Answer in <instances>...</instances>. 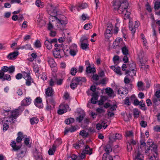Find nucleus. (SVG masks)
Returning <instances> with one entry per match:
<instances>
[{"mask_svg": "<svg viewBox=\"0 0 160 160\" xmlns=\"http://www.w3.org/2000/svg\"><path fill=\"white\" fill-rule=\"evenodd\" d=\"M86 82V79L85 77H74L70 83V87L71 88L74 90L78 85L82 84V82Z\"/></svg>", "mask_w": 160, "mask_h": 160, "instance_id": "f257e3e1", "label": "nucleus"}, {"mask_svg": "<svg viewBox=\"0 0 160 160\" xmlns=\"http://www.w3.org/2000/svg\"><path fill=\"white\" fill-rule=\"evenodd\" d=\"M112 3L113 6L116 7L114 8V9L118 10L120 8L122 4H125V7H123L125 10L127 9L129 5L128 2L127 0H113Z\"/></svg>", "mask_w": 160, "mask_h": 160, "instance_id": "f03ea898", "label": "nucleus"}, {"mask_svg": "<svg viewBox=\"0 0 160 160\" xmlns=\"http://www.w3.org/2000/svg\"><path fill=\"white\" fill-rule=\"evenodd\" d=\"M128 66L129 69H127L125 72V74L127 75V76H131V77H133V75H130V73L131 71L134 76L136 75V73L137 71V69L136 68V64L135 62H132L128 64Z\"/></svg>", "mask_w": 160, "mask_h": 160, "instance_id": "7ed1b4c3", "label": "nucleus"}, {"mask_svg": "<svg viewBox=\"0 0 160 160\" xmlns=\"http://www.w3.org/2000/svg\"><path fill=\"white\" fill-rule=\"evenodd\" d=\"M63 53H62V50H60V48H54L52 50L53 55L56 58H60L63 57H68L69 55L68 53L65 52L64 50H63Z\"/></svg>", "mask_w": 160, "mask_h": 160, "instance_id": "20e7f679", "label": "nucleus"}, {"mask_svg": "<svg viewBox=\"0 0 160 160\" xmlns=\"http://www.w3.org/2000/svg\"><path fill=\"white\" fill-rule=\"evenodd\" d=\"M55 18L56 20H58L57 25V26L58 28L61 30L62 28L61 26H59L61 25L62 26H65L68 23V21L66 20L67 18L64 15H62L61 18H58L57 16H55Z\"/></svg>", "mask_w": 160, "mask_h": 160, "instance_id": "39448f33", "label": "nucleus"}, {"mask_svg": "<svg viewBox=\"0 0 160 160\" xmlns=\"http://www.w3.org/2000/svg\"><path fill=\"white\" fill-rule=\"evenodd\" d=\"M138 57L139 60V67L141 69H142L147 63L148 59L146 58H144L143 52H141L139 53L138 54Z\"/></svg>", "mask_w": 160, "mask_h": 160, "instance_id": "423d86ee", "label": "nucleus"}, {"mask_svg": "<svg viewBox=\"0 0 160 160\" xmlns=\"http://www.w3.org/2000/svg\"><path fill=\"white\" fill-rule=\"evenodd\" d=\"M73 147L76 149L80 148L81 147H83V148L80 150H88L89 149V150H92V148H91L88 145L85 146L82 141H79L76 143L73 144Z\"/></svg>", "mask_w": 160, "mask_h": 160, "instance_id": "0eeeda50", "label": "nucleus"}, {"mask_svg": "<svg viewBox=\"0 0 160 160\" xmlns=\"http://www.w3.org/2000/svg\"><path fill=\"white\" fill-rule=\"evenodd\" d=\"M88 38L86 37H82L81 39V44L80 47L83 50L88 49L89 48V45L88 43H84V42H87Z\"/></svg>", "mask_w": 160, "mask_h": 160, "instance_id": "6e6552de", "label": "nucleus"}, {"mask_svg": "<svg viewBox=\"0 0 160 160\" xmlns=\"http://www.w3.org/2000/svg\"><path fill=\"white\" fill-rule=\"evenodd\" d=\"M34 102L36 106L39 108H43L42 100V98L40 97H37L35 99Z\"/></svg>", "mask_w": 160, "mask_h": 160, "instance_id": "1a4fd4ad", "label": "nucleus"}, {"mask_svg": "<svg viewBox=\"0 0 160 160\" xmlns=\"http://www.w3.org/2000/svg\"><path fill=\"white\" fill-rule=\"evenodd\" d=\"M106 152L104 153L103 155L102 160H113V158L110 155V151H105ZM112 151H110L111 152Z\"/></svg>", "mask_w": 160, "mask_h": 160, "instance_id": "9d476101", "label": "nucleus"}, {"mask_svg": "<svg viewBox=\"0 0 160 160\" xmlns=\"http://www.w3.org/2000/svg\"><path fill=\"white\" fill-rule=\"evenodd\" d=\"M134 155L135 157L134 160H143L144 157L143 154L140 152V151H135Z\"/></svg>", "mask_w": 160, "mask_h": 160, "instance_id": "9b49d317", "label": "nucleus"}, {"mask_svg": "<svg viewBox=\"0 0 160 160\" xmlns=\"http://www.w3.org/2000/svg\"><path fill=\"white\" fill-rule=\"evenodd\" d=\"M32 99L30 97L26 98L21 102V105L23 106H27L31 103Z\"/></svg>", "mask_w": 160, "mask_h": 160, "instance_id": "f8f14e48", "label": "nucleus"}, {"mask_svg": "<svg viewBox=\"0 0 160 160\" xmlns=\"http://www.w3.org/2000/svg\"><path fill=\"white\" fill-rule=\"evenodd\" d=\"M98 92H94L92 95V98L91 99V103L93 104H96L98 97Z\"/></svg>", "mask_w": 160, "mask_h": 160, "instance_id": "ddd939ff", "label": "nucleus"}, {"mask_svg": "<svg viewBox=\"0 0 160 160\" xmlns=\"http://www.w3.org/2000/svg\"><path fill=\"white\" fill-rule=\"evenodd\" d=\"M46 97H52L54 94V92L51 87L48 88L45 91Z\"/></svg>", "mask_w": 160, "mask_h": 160, "instance_id": "4468645a", "label": "nucleus"}, {"mask_svg": "<svg viewBox=\"0 0 160 160\" xmlns=\"http://www.w3.org/2000/svg\"><path fill=\"white\" fill-rule=\"evenodd\" d=\"M21 107L20 106L18 107V109L16 110L13 111L12 112V114L9 117L10 118H12V121L13 120V119H16L17 117L19 115V112L18 111L20 110Z\"/></svg>", "mask_w": 160, "mask_h": 160, "instance_id": "2eb2a0df", "label": "nucleus"}, {"mask_svg": "<svg viewBox=\"0 0 160 160\" xmlns=\"http://www.w3.org/2000/svg\"><path fill=\"white\" fill-rule=\"evenodd\" d=\"M19 52L18 51H14L9 53L7 56V58L10 60H12L13 58H16L19 54Z\"/></svg>", "mask_w": 160, "mask_h": 160, "instance_id": "dca6fc26", "label": "nucleus"}, {"mask_svg": "<svg viewBox=\"0 0 160 160\" xmlns=\"http://www.w3.org/2000/svg\"><path fill=\"white\" fill-rule=\"evenodd\" d=\"M34 157L36 160H42V157L41 152L38 151H33V152Z\"/></svg>", "mask_w": 160, "mask_h": 160, "instance_id": "f3484780", "label": "nucleus"}, {"mask_svg": "<svg viewBox=\"0 0 160 160\" xmlns=\"http://www.w3.org/2000/svg\"><path fill=\"white\" fill-rule=\"evenodd\" d=\"M10 145L12 148V150H19L22 146L21 144L17 145L16 142L14 141H12Z\"/></svg>", "mask_w": 160, "mask_h": 160, "instance_id": "a211bd4d", "label": "nucleus"}, {"mask_svg": "<svg viewBox=\"0 0 160 160\" xmlns=\"http://www.w3.org/2000/svg\"><path fill=\"white\" fill-rule=\"evenodd\" d=\"M109 141L108 144L105 147L104 150H112L113 140L111 137L109 138Z\"/></svg>", "mask_w": 160, "mask_h": 160, "instance_id": "6ab92c4d", "label": "nucleus"}, {"mask_svg": "<svg viewBox=\"0 0 160 160\" xmlns=\"http://www.w3.org/2000/svg\"><path fill=\"white\" fill-rule=\"evenodd\" d=\"M152 101L153 103V107L155 109L157 106L160 104V98L154 97L152 99Z\"/></svg>", "mask_w": 160, "mask_h": 160, "instance_id": "aec40b11", "label": "nucleus"}, {"mask_svg": "<svg viewBox=\"0 0 160 160\" xmlns=\"http://www.w3.org/2000/svg\"><path fill=\"white\" fill-rule=\"evenodd\" d=\"M145 141L144 136V135L143 137L141 136L139 145V148L141 149H142L143 148H146V143L145 142Z\"/></svg>", "mask_w": 160, "mask_h": 160, "instance_id": "412c9836", "label": "nucleus"}, {"mask_svg": "<svg viewBox=\"0 0 160 160\" xmlns=\"http://www.w3.org/2000/svg\"><path fill=\"white\" fill-rule=\"evenodd\" d=\"M17 135L18 137L16 139V142L18 144L20 143L24 138L23 133L21 132H19L18 133Z\"/></svg>", "mask_w": 160, "mask_h": 160, "instance_id": "4be33fe9", "label": "nucleus"}, {"mask_svg": "<svg viewBox=\"0 0 160 160\" xmlns=\"http://www.w3.org/2000/svg\"><path fill=\"white\" fill-rule=\"evenodd\" d=\"M1 80L3 82L5 80L9 81L11 80L12 78L10 75L8 74H4L1 75Z\"/></svg>", "mask_w": 160, "mask_h": 160, "instance_id": "5701e85b", "label": "nucleus"}, {"mask_svg": "<svg viewBox=\"0 0 160 160\" xmlns=\"http://www.w3.org/2000/svg\"><path fill=\"white\" fill-rule=\"evenodd\" d=\"M130 143L133 146V147L135 148L136 147V149L135 150H139V144L138 141H136L133 140V139H131L130 141Z\"/></svg>", "mask_w": 160, "mask_h": 160, "instance_id": "b1692460", "label": "nucleus"}, {"mask_svg": "<svg viewBox=\"0 0 160 160\" xmlns=\"http://www.w3.org/2000/svg\"><path fill=\"white\" fill-rule=\"evenodd\" d=\"M152 153V155L150 156L149 159L152 160L153 158L156 160H159V158L158 157V152L157 151H151Z\"/></svg>", "mask_w": 160, "mask_h": 160, "instance_id": "393cba45", "label": "nucleus"}, {"mask_svg": "<svg viewBox=\"0 0 160 160\" xmlns=\"http://www.w3.org/2000/svg\"><path fill=\"white\" fill-rule=\"evenodd\" d=\"M30 137L26 138H25L24 141V144L27 147L30 148L32 147V143L30 142Z\"/></svg>", "mask_w": 160, "mask_h": 160, "instance_id": "a878e982", "label": "nucleus"}, {"mask_svg": "<svg viewBox=\"0 0 160 160\" xmlns=\"http://www.w3.org/2000/svg\"><path fill=\"white\" fill-rule=\"evenodd\" d=\"M112 31H109V29L106 30L104 35L105 38L106 39H109L112 36Z\"/></svg>", "mask_w": 160, "mask_h": 160, "instance_id": "bb28decb", "label": "nucleus"}, {"mask_svg": "<svg viewBox=\"0 0 160 160\" xmlns=\"http://www.w3.org/2000/svg\"><path fill=\"white\" fill-rule=\"evenodd\" d=\"M92 151H82V152L79 156L81 159L84 158L85 157V154H88L89 155H91L92 152Z\"/></svg>", "mask_w": 160, "mask_h": 160, "instance_id": "cd10ccee", "label": "nucleus"}, {"mask_svg": "<svg viewBox=\"0 0 160 160\" xmlns=\"http://www.w3.org/2000/svg\"><path fill=\"white\" fill-rule=\"evenodd\" d=\"M86 72L87 73H93L96 72V69L95 68H92L90 66H88L86 67Z\"/></svg>", "mask_w": 160, "mask_h": 160, "instance_id": "c85d7f7f", "label": "nucleus"}, {"mask_svg": "<svg viewBox=\"0 0 160 160\" xmlns=\"http://www.w3.org/2000/svg\"><path fill=\"white\" fill-rule=\"evenodd\" d=\"M157 145L154 144V142H152L151 144V146H149V148H147V149H145V150H157Z\"/></svg>", "mask_w": 160, "mask_h": 160, "instance_id": "c756f323", "label": "nucleus"}, {"mask_svg": "<svg viewBox=\"0 0 160 160\" xmlns=\"http://www.w3.org/2000/svg\"><path fill=\"white\" fill-rule=\"evenodd\" d=\"M17 151V154L18 158H22L23 157L26 153L25 151Z\"/></svg>", "mask_w": 160, "mask_h": 160, "instance_id": "7c9ffc66", "label": "nucleus"}, {"mask_svg": "<svg viewBox=\"0 0 160 160\" xmlns=\"http://www.w3.org/2000/svg\"><path fill=\"white\" fill-rule=\"evenodd\" d=\"M47 105L46 107V110L48 111H51V110H52L53 108H55V106H51V104L48 103V101L47 100Z\"/></svg>", "mask_w": 160, "mask_h": 160, "instance_id": "2f4dec72", "label": "nucleus"}, {"mask_svg": "<svg viewBox=\"0 0 160 160\" xmlns=\"http://www.w3.org/2000/svg\"><path fill=\"white\" fill-rule=\"evenodd\" d=\"M106 92L109 97L112 96L114 93L113 90L110 88H107L106 89Z\"/></svg>", "mask_w": 160, "mask_h": 160, "instance_id": "473e14b6", "label": "nucleus"}, {"mask_svg": "<svg viewBox=\"0 0 160 160\" xmlns=\"http://www.w3.org/2000/svg\"><path fill=\"white\" fill-rule=\"evenodd\" d=\"M8 67L7 66H4L2 67L1 70H0V75H4L5 72L8 71Z\"/></svg>", "mask_w": 160, "mask_h": 160, "instance_id": "72a5a7b5", "label": "nucleus"}, {"mask_svg": "<svg viewBox=\"0 0 160 160\" xmlns=\"http://www.w3.org/2000/svg\"><path fill=\"white\" fill-rule=\"evenodd\" d=\"M122 137L121 134L119 133H116L115 135L113 136L111 138L113 140V141H114L115 139H121L122 138Z\"/></svg>", "mask_w": 160, "mask_h": 160, "instance_id": "f704fd0d", "label": "nucleus"}, {"mask_svg": "<svg viewBox=\"0 0 160 160\" xmlns=\"http://www.w3.org/2000/svg\"><path fill=\"white\" fill-rule=\"evenodd\" d=\"M74 119L73 118H70L66 119L64 122L67 125H69L74 122Z\"/></svg>", "mask_w": 160, "mask_h": 160, "instance_id": "c9c22d12", "label": "nucleus"}, {"mask_svg": "<svg viewBox=\"0 0 160 160\" xmlns=\"http://www.w3.org/2000/svg\"><path fill=\"white\" fill-rule=\"evenodd\" d=\"M31 124L32 125H34L37 123L38 122V119L36 117H34L30 119Z\"/></svg>", "mask_w": 160, "mask_h": 160, "instance_id": "e433bc0d", "label": "nucleus"}, {"mask_svg": "<svg viewBox=\"0 0 160 160\" xmlns=\"http://www.w3.org/2000/svg\"><path fill=\"white\" fill-rule=\"evenodd\" d=\"M47 40H45L44 42V45L46 47L47 49L48 50L51 49L52 48V44L50 42H47Z\"/></svg>", "mask_w": 160, "mask_h": 160, "instance_id": "4c0bfd02", "label": "nucleus"}, {"mask_svg": "<svg viewBox=\"0 0 160 160\" xmlns=\"http://www.w3.org/2000/svg\"><path fill=\"white\" fill-rule=\"evenodd\" d=\"M85 116V113L83 112L77 118L76 120L78 121L79 122H81Z\"/></svg>", "mask_w": 160, "mask_h": 160, "instance_id": "58836bf2", "label": "nucleus"}, {"mask_svg": "<svg viewBox=\"0 0 160 160\" xmlns=\"http://www.w3.org/2000/svg\"><path fill=\"white\" fill-rule=\"evenodd\" d=\"M160 8V0H157L154 3V8L155 10H158Z\"/></svg>", "mask_w": 160, "mask_h": 160, "instance_id": "ea45409f", "label": "nucleus"}, {"mask_svg": "<svg viewBox=\"0 0 160 160\" xmlns=\"http://www.w3.org/2000/svg\"><path fill=\"white\" fill-rule=\"evenodd\" d=\"M79 134L83 138L87 137L89 135L88 133L86 132L84 130H81Z\"/></svg>", "mask_w": 160, "mask_h": 160, "instance_id": "a19ab883", "label": "nucleus"}, {"mask_svg": "<svg viewBox=\"0 0 160 160\" xmlns=\"http://www.w3.org/2000/svg\"><path fill=\"white\" fill-rule=\"evenodd\" d=\"M121 49L122 53L124 55L128 54V50L125 45L122 47Z\"/></svg>", "mask_w": 160, "mask_h": 160, "instance_id": "79ce46f5", "label": "nucleus"}, {"mask_svg": "<svg viewBox=\"0 0 160 160\" xmlns=\"http://www.w3.org/2000/svg\"><path fill=\"white\" fill-rule=\"evenodd\" d=\"M48 62L50 67L52 66L53 67V66H55V65H57L56 63L55 62L54 59L52 58H50L48 60Z\"/></svg>", "mask_w": 160, "mask_h": 160, "instance_id": "37998d69", "label": "nucleus"}, {"mask_svg": "<svg viewBox=\"0 0 160 160\" xmlns=\"http://www.w3.org/2000/svg\"><path fill=\"white\" fill-rule=\"evenodd\" d=\"M139 112L138 109L135 108L133 110V116L135 118H137L139 117Z\"/></svg>", "mask_w": 160, "mask_h": 160, "instance_id": "c03bdc74", "label": "nucleus"}, {"mask_svg": "<svg viewBox=\"0 0 160 160\" xmlns=\"http://www.w3.org/2000/svg\"><path fill=\"white\" fill-rule=\"evenodd\" d=\"M48 100V103L51 104L52 106H55L56 102L54 99L52 97H51V98Z\"/></svg>", "mask_w": 160, "mask_h": 160, "instance_id": "a18cd8bd", "label": "nucleus"}, {"mask_svg": "<svg viewBox=\"0 0 160 160\" xmlns=\"http://www.w3.org/2000/svg\"><path fill=\"white\" fill-rule=\"evenodd\" d=\"M92 27V23L89 22L85 24L83 27V28L85 30H88L91 29Z\"/></svg>", "mask_w": 160, "mask_h": 160, "instance_id": "49530a36", "label": "nucleus"}, {"mask_svg": "<svg viewBox=\"0 0 160 160\" xmlns=\"http://www.w3.org/2000/svg\"><path fill=\"white\" fill-rule=\"evenodd\" d=\"M15 68L14 66L12 65L8 67V70L9 73L10 74L13 73L15 71Z\"/></svg>", "mask_w": 160, "mask_h": 160, "instance_id": "de8ad7c7", "label": "nucleus"}, {"mask_svg": "<svg viewBox=\"0 0 160 160\" xmlns=\"http://www.w3.org/2000/svg\"><path fill=\"white\" fill-rule=\"evenodd\" d=\"M59 108H62L64 111H67V112L69 108V106L67 104H61Z\"/></svg>", "mask_w": 160, "mask_h": 160, "instance_id": "09e8293b", "label": "nucleus"}, {"mask_svg": "<svg viewBox=\"0 0 160 160\" xmlns=\"http://www.w3.org/2000/svg\"><path fill=\"white\" fill-rule=\"evenodd\" d=\"M22 73L23 74V78H31V77L30 76V71L28 72H23Z\"/></svg>", "mask_w": 160, "mask_h": 160, "instance_id": "8fccbe9b", "label": "nucleus"}, {"mask_svg": "<svg viewBox=\"0 0 160 160\" xmlns=\"http://www.w3.org/2000/svg\"><path fill=\"white\" fill-rule=\"evenodd\" d=\"M77 72V70L76 68L73 67L71 69L70 74H71L72 76H75L76 75Z\"/></svg>", "mask_w": 160, "mask_h": 160, "instance_id": "3c124183", "label": "nucleus"}, {"mask_svg": "<svg viewBox=\"0 0 160 160\" xmlns=\"http://www.w3.org/2000/svg\"><path fill=\"white\" fill-rule=\"evenodd\" d=\"M22 48L26 50L30 49L31 50H33V48L31 47V45L29 44H27L25 45L22 46Z\"/></svg>", "mask_w": 160, "mask_h": 160, "instance_id": "603ef678", "label": "nucleus"}, {"mask_svg": "<svg viewBox=\"0 0 160 160\" xmlns=\"http://www.w3.org/2000/svg\"><path fill=\"white\" fill-rule=\"evenodd\" d=\"M137 86L138 88V89L139 90L143 91V83L142 82H138L137 83Z\"/></svg>", "mask_w": 160, "mask_h": 160, "instance_id": "864d4df0", "label": "nucleus"}, {"mask_svg": "<svg viewBox=\"0 0 160 160\" xmlns=\"http://www.w3.org/2000/svg\"><path fill=\"white\" fill-rule=\"evenodd\" d=\"M62 143V139L61 138L57 139L54 142V143L58 147Z\"/></svg>", "mask_w": 160, "mask_h": 160, "instance_id": "5fc2aeb1", "label": "nucleus"}, {"mask_svg": "<svg viewBox=\"0 0 160 160\" xmlns=\"http://www.w3.org/2000/svg\"><path fill=\"white\" fill-rule=\"evenodd\" d=\"M26 84L28 86H30L31 84V82H33V79L31 77V78H27L26 80Z\"/></svg>", "mask_w": 160, "mask_h": 160, "instance_id": "6e6d98bb", "label": "nucleus"}, {"mask_svg": "<svg viewBox=\"0 0 160 160\" xmlns=\"http://www.w3.org/2000/svg\"><path fill=\"white\" fill-rule=\"evenodd\" d=\"M129 29L131 31L132 34L133 36L134 35V34L136 32V29L135 28H133L132 26H130V22H129Z\"/></svg>", "mask_w": 160, "mask_h": 160, "instance_id": "4d7b16f0", "label": "nucleus"}, {"mask_svg": "<svg viewBox=\"0 0 160 160\" xmlns=\"http://www.w3.org/2000/svg\"><path fill=\"white\" fill-rule=\"evenodd\" d=\"M120 69V67L119 66H118L117 68H116L114 71L118 74H119L120 75H121L122 74V73Z\"/></svg>", "mask_w": 160, "mask_h": 160, "instance_id": "13d9d810", "label": "nucleus"}, {"mask_svg": "<svg viewBox=\"0 0 160 160\" xmlns=\"http://www.w3.org/2000/svg\"><path fill=\"white\" fill-rule=\"evenodd\" d=\"M124 103L127 106H130L131 104V102H130L129 98L128 97L126 98L124 101Z\"/></svg>", "mask_w": 160, "mask_h": 160, "instance_id": "bf43d9fd", "label": "nucleus"}, {"mask_svg": "<svg viewBox=\"0 0 160 160\" xmlns=\"http://www.w3.org/2000/svg\"><path fill=\"white\" fill-rule=\"evenodd\" d=\"M34 46L37 48H40L41 47V44L39 40H37L34 44Z\"/></svg>", "mask_w": 160, "mask_h": 160, "instance_id": "052dcab7", "label": "nucleus"}, {"mask_svg": "<svg viewBox=\"0 0 160 160\" xmlns=\"http://www.w3.org/2000/svg\"><path fill=\"white\" fill-rule=\"evenodd\" d=\"M96 111L98 114H101L102 113H105V110L102 108H98L96 109Z\"/></svg>", "mask_w": 160, "mask_h": 160, "instance_id": "680f3d73", "label": "nucleus"}, {"mask_svg": "<svg viewBox=\"0 0 160 160\" xmlns=\"http://www.w3.org/2000/svg\"><path fill=\"white\" fill-rule=\"evenodd\" d=\"M50 7L51 8V10L52 11V12L56 14H57V8L56 7H53V5L51 4L50 5Z\"/></svg>", "mask_w": 160, "mask_h": 160, "instance_id": "e2e57ef3", "label": "nucleus"}, {"mask_svg": "<svg viewBox=\"0 0 160 160\" xmlns=\"http://www.w3.org/2000/svg\"><path fill=\"white\" fill-rule=\"evenodd\" d=\"M126 137H130L133 136V133L132 131H129L126 132Z\"/></svg>", "mask_w": 160, "mask_h": 160, "instance_id": "0e129e2a", "label": "nucleus"}, {"mask_svg": "<svg viewBox=\"0 0 160 160\" xmlns=\"http://www.w3.org/2000/svg\"><path fill=\"white\" fill-rule=\"evenodd\" d=\"M67 112V111H65L61 108H59V109L58 110L57 113L58 114L61 115L64 113Z\"/></svg>", "mask_w": 160, "mask_h": 160, "instance_id": "69168bd1", "label": "nucleus"}, {"mask_svg": "<svg viewBox=\"0 0 160 160\" xmlns=\"http://www.w3.org/2000/svg\"><path fill=\"white\" fill-rule=\"evenodd\" d=\"M9 127V125L7 123H4L3 125V131H7Z\"/></svg>", "mask_w": 160, "mask_h": 160, "instance_id": "338daca9", "label": "nucleus"}, {"mask_svg": "<svg viewBox=\"0 0 160 160\" xmlns=\"http://www.w3.org/2000/svg\"><path fill=\"white\" fill-rule=\"evenodd\" d=\"M139 108L142 110L145 111L147 109V108L145 107V103L142 104H140Z\"/></svg>", "mask_w": 160, "mask_h": 160, "instance_id": "774afa93", "label": "nucleus"}]
</instances>
